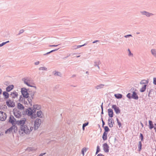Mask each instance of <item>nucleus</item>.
<instances>
[{
    "mask_svg": "<svg viewBox=\"0 0 156 156\" xmlns=\"http://www.w3.org/2000/svg\"><path fill=\"white\" fill-rule=\"evenodd\" d=\"M26 119L25 118H23L20 120L17 121L16 124L19 125H20V130L22 132L21 134H23V133L27 134H28L30 133V130L27 126L24 125L25 123Z\"/></svg>",
    "mask_w": 156,
    "mask_h": 156,
    "instance_id": "f257e3e1",
    "label": "nucleus"
},
{
    "mask_svg": "<svg viewBox=\"0 0 156 156\" xmlns=\"http://www.w3.org/2000/svg\"><path fill=\"white\" fill-rule=\"evenodd\" d=\"M21 91L23 97L24 98H26L27 100L28 101V102L31 106H32V100L30 97H29V94L28 92L27 89L24 88H22L21 89Z\"/></svg>",
    "mask_w": 156,
    "mask_h": 156,
    "instance_id": "f03ea898",
    "label": "nucleus"
},
{
    "mask_svg": "<svg viewBox=\"0 0 156 156\" xmlns=\"http://www.w3.org/2000/svg\"><path fill=\"white\" fill-rule=\"evenodd\" d=\"M41 120L40 119H37L34 122V129L37 130V129L41 124Z\"/></svg>",
    "mask_w": 156,
    "mask_h": 156,
    "instance_id": "7ed1b4c3",
    "label": "nucleus"
},
{
    "mask_svg": "<svg viewBox=\"0 0 156 156\" xmlns=\"http://www.w3.org/2000/svg\"><path fill=\"white\" fill-rule=\"evenodd\" d=\"M26 113L28 116H30L33 114L35 113V111L31 108H29L26 110Z\"/></svg>",
    "mask_w": 156,
    "mask_h": 156,
    "instance_id": "20e7f679",
    "label": "nucleus"
},
{
    "mask_svg": "<svg viewBox=\"0 0 156 156\" xmlns=\"http://www.w3.org/2000/svg\"><path fill=\"white\" fill-rule=\"evenodd\" d=\"M14 114L16 118H19L21 117V112L17 109H14L13 110Z\"/></svg>",
    "mask_w": 156,
    "mask_h": 156,
    "instance_id": "39448f33",
    "label": "nucleus"
},
{
    "mask_svg": "<svg viewBox=\"0 0 156 156\" xmlns=\"http://www.w3.org/2000/svg\"><path fill=\"white\" fill-rule=\"evenodd\" d=\"M140 12L142 15L145 16L147 17H149L154 15L153 14L146 11H140Z\"/></svg>",
    "mask_w": 156,
    "mask_h": 156,
    "instance_id": "423d86ee",
    "label": "nucleus"
},
{
    "mask_svg": "<svg viewBox=\"0 0 156 156\" xmlns=\"http://www.w3.org/2000/svg\"><path fill=\"white\" fill-rule=\"evenodd\" d=\"M9 122L11 123L13 126H15L17 123V121L15 118L12 115L9 117Z\"/></svg>",
    "mask_w": 156,
    "mask_h": 156,
    "instance_id": "0eeeda50",
    "label": "nucleus"
},
{
    "mask_svg": "<svg viewBox=\"0 0 156 156\" xmlns=\"http://www.w3.org/2000/svg\"><path fill=\"white\" fill-rule=\"evenodd\" d=\"M6 104L9 107H14L15 105V103L14 101H11L9 99L6 101Z\"/></svg>",
    "mask_w": 156,
    "mask_h": 156,
    "instance_id": "6e6552de",
    "label": "nucleus"
},
{
    "mask_svg": "<svg viewBox=\"0 0 156 156\" xmlns=\"http://www.w3.org/2000/svg\"><path fill=\"white\" fill-rule=\"evenodd\" d=\"M6 118V114L3 112L0 111V120L3 121L5 120Z\"/></svg>",
    "mask_w": 156,
    "mask_h": 156,
    "instance_id": "1a4fd4ad",
    "label": "nucleus"
},
{
    "mask_svg": "<svg viewBox=\"0 0 156 156\" xmlns=\"http://www.w3.org/2000/svg\"><path fill=\"white\" fill-rule=\"evenodd\" d=\"M112 108L114 110L117 114H118L121 112V110L119 108L116 106V105H112Z\"/></svg>",
    "mask_w": 156,
    "mask_h": 156,
    "instance_id": "9d476101",
    "label": "nucleus"
},
{
    "mask_svg": "<svg viewBox=\"0 0 156 156\" xmlns=\"http://www.w3.org/2000/svg\"><path fill=\"white\" fill-rule=\"evenodd\" d=\"M103 147L105 152L108 153L109 152V147L107 143H104L103 145Z\"/></svg>",
    "mask_w": 156,
    "mask_h": 156,
    "instance_id": "9b49d317",
    "label": "nucleus"
},
{
    "mask_svg": "<svg viewBox=\"0 0 156 156\" xmlns=\"http://www.w3.org/2000/svg\"><path fill=\"white\" fill-rule=\"evenodd\" d=\"M114 123L113 119L112 118H109L108 120V124L110 127L113 126V124Z\"/></svg>",
    "mask_w": 156,
    "mask_h": 156,
    "instance_id": "f8f14e48",
    "label": "nucleus"
},
{
    "mask_svg": "<svg viewBox=\"0 0 156 156\" xmlns=\"http://www.w3.org/2000/svg\"><path fill=\"white\" fill-rule=\"evenodd\" d=\"M132 98L135 100H137L139 98V97L135 91L133 92V94H132Z\"/></svg>",
    "mask_w": 156,
    "mask_h": 156,
    "instance_id": "ddd939ff",
    "label": "nucleus"
},
{
    "mask_svg": "<svg viewBox=\"0 0 156 156\" xmlns=\"http://www.w3.org/2000/svg\"><path fill=\"white\" fill-rule=\"evenodd\" d=\"M15 126H13L10 127L9 129H7L5 131V133L7 134L8 133H10L12 132V131L13 130V129H15Z\"/></svg>",
    "mask_w": 156,
    "mask_h": 156,
    "instance_id": "4468645a",
    "label": "nucleus"
},
{
    "mask_svg": "<svg viewBox=\"0 0 156 156\" xmlns=\"http://www.w3.org/2000/svg\"><path fill=\"white\" fill-rule=\"evenodd\" d=\"M108 115L110 118H112L113 116V110L111 108H109L108 109Z\"/></svg>",
    "mask_w": 156,
    "mask_h": 156,
    "instance_id": "2eb2a0df",
    "label": "nucleus"
},
{
    "mask_svg": "<svg viewBox=\"0 0 156 156\" xmlns=\"http://www.w3.org/2000/svg\"><path fill=\"white\" fill-rule=\"evenodd\" d=\"M10 95L12 97V98H15L16 97H17L18 95V93L16 91L12 92Z\"/></svg>",
    "mask_w": 156,
    "mask_h": 156,
    "instance_id": "dca6fc26",
    "label": "nucleus"
},
{
    "mask_svg": "<svg viewBox=\"0 0 156 156\" xmlns=\"http://www.w3.org/2000/svg\"><path fill=\"white\" fill-rule=\"evenodd\" d=\"M94 66L95 67H97L98 69H99L100 67L99 65L101 64L100 61V60H98V61H95L94 62Z\"/></svg>",
    "mask_w": 156,
    "mask_h": 156,
    "instance_id": "f3484780",
    "label": "nucleus"
},
{
    "mask_svg": "<svg viewBox=\"0 0 156 156\" xmlns=\"http://www.w3.org/2000/svg\"><path fill=\"white\" fill-rule=\"evenodd\" d=\"M33 109L35 110V112H36V110H39L41 108V106L40 105H34L33 106Z\"/></svg>",
    "mask_w": 156,
    "mask_h": 156,
    "instance_id": "a211bd4d",
    "label": "nucleus"
},
{
    "mask_svg": "<svg viewBox=\"0 0 156 156\" xmlns=\"http://www.w3.org/2000/svg\"><path fill=\"white\" fill-rule=\"evenodd\" d=\"M36 150V149L33 147H29L26 149V151L29 152L35 151Z\"/></svg>",
    "mask_w": 156,
    "mask_h": 156,
    "instance_id": "6ab92c4d",
    "label": "nucleus"
},
{
    "mask_svg": "<svg viewBox=\"0 0 156 156\" xmlns=\"http://www.w3.org/2000/svg\"><path fill=\"white\" fill-rule=\"evenodd\" d=\"M151 51L152 55L156 58V49H152Z\"/></svg>",
    "mask_w": 156,
    "mask_h": 156,
    "instance_id": "aec40b11",
    "label": "nucleus"
},
{
    "mask_svg": "<svg viewBox=\"0 0 156 156\" xmlns=\"http://www.w3.org/2000/svg\"><path fill=\"white\" fill-rule=\"evenodd\" d=\"M14 88V86L12 85L8 86L6 88V90L7 92H9L12 90Z\"/></svg>",
    "mask_w": 156,
    "mask_h": 156,
    "instance_id": "412c9836",
    "label": "nucleus"
},
{
    "mask_svg": "<svg viewBox=\"0 0 156 156\" xmlns=\"http://www.w3.org/2000/svg\"><path fill=\"white\" fill-rule=\"evenodd\" d=\"M147 84H144L140 89V91L141 92H143L145 91L146 90Z\"/></svg>",
    "mask_w": 156,
    "mask_h": 156,
    "instance_id": "4be33fe9",
    "label": "nucleus"
},
{
    "mask_svg": "<svg viewBox=\"0 0 156 156\" xmlns=\"http://www.w3.org/2000/svg\"><path fill=\"white\" fill-rule=\"evenodd\" d=\"M149 127L150 129H151L154 128V125L152 121L149 120Z\"/></svg>",
    "mask_w": 156,
    "mask_h": 156,
    "instance_id": "5701e85b",
    "label": "nucleus"
},
{
    "mask_svg": "<svg viewBox=\"0 0 156 156\" xmlns=\"http://www.w3.org/2000/svg\"><path fill=\"white\" fill-rule=\"evenodd\" d=\"M3 95L5 97V99H7L9 97V94L7 91H4L3 93Z\"/></svg>",
    "mask_w": 156,
    "mask_h": 156,
    "instance_id": "b1692460",
    "label": "nucleus"
},
{
    "mask_svg": "<svg viewBox=\"0 0 156 156\" xmlns=\"http://www.w3.org/2000/svg\"><path fill=\"white\" fill-rule=\"evenodd\" d=\"M17 108L21 110H23L24 108V107L20 103H18V104Z\"/></svg>",
    "mask_w": 156,
    "mask_h": 156,
    "instance_id": "393cba45",
    "label": "nucleus"
},
{
    "mask_svg": "<svg viewBox=\"0 0 156 156\" xmlns=\"http://www.w3.org/2000/svg\"><path fill=\"white\" fill-rule=\"evenodd\" d=\"M105 85L104 84H100L96 86L95 87V88L97 90L101 89L104 87L105 86Z\"/></svg>",
    "mask_w": 156,
    "mask_h": 156,
    "instance_id": "a878e982",
    "label": "nucleus"
},
{
    "mask_svg": "<svg viewBox=\"0 0 156 156\" xmlns=\"http://www.w3.org/2000/svg\"><path fill=\"white\" fill-rule=\"evenodd\" d=\"M149 81L148 80H142L140 82V84H147L148 83Z\"/></svg>",
    "mask_w": 156,
    "mask_h": 156,
    "instance_id": "bb28decb",
    "label": "nucleus"
},
{
    "mask_svg": "<svg viewBox=\"0 0 156 156\" xmlns=\"http://www.w3.org/2000/svg\"><path fill=\"white\" fill-rule=\"evenodd\" d=\"M107 133L104 132L102 136V138L104 140H107Z\"/></svg>",
    "mask_w": 156,
    "mask_h": 156,
    "instance_id": "cd10ccee",
    "label": "nucleus"
},
{
    "mask_svg": "<svg viewBox=\"0 0 156 156\" xmlns=\"http://www.w3.org/2000/svg\"><path fill=\"white\" fill-rule=\"evenodd\" d=\"M122 95L120 94H115V97L117 99H120L122 98Z\"/></svg>",
    "mask_w": 156,
    "mask_h": 156,
    "instance_id": "c85d7f7f",
    "label": "nucleus"
},
{
    "mask_svg": "<svg viewBox=\"0 0 156 156\" xmlns=\"http://www.w3.org/2000/svg\"><path fill=\"white\" fill-rule=\"evenodd\" d=\"M53 73H54V75H56L58 76H62L61 73L58 71H55L53 72Z\"/></svg>",
    "mask_w": 156,
    "mask_h": 156,
    "instance_id": "c756f323",
    "label": "nucleus"
},
{
    "mask_svg": "<svg viewBox=\"0 0 156 156\" xmlns=\"http://www.w3.org/2000/svg\"><path fill=\"white\" fill-rule=\"evenodd\" d=\"M42 114V112L41 110H39L37 112V115L38 117L42 118L41 115Z\"/></svg>",
    "mask_w": 156,
    "mask_h": 156,
    "instance_id": "7c9ffc66",
    "label": "nucleus"
},
{
    "mask_svg": "<svg viewBox=\"0 0 156 156\" xmlns=\"http://www.w3.org/2000/svg\"><path fill=\"white\" fill-rule=\"evenodd\" d=\"M142 144L141 143V141H140L139 142V144H138V148L139 149V151H140L141 149H142Z\"/></svg>",
    "mask_w": 156,
    "mask_h": 156,
    "instance_id": "2f4dec72",
    "label": "nucleus"
},
{
    "mask_svg": "<svg viewBox=\"0 0 156 156\" xmlns=\"http://www.w3.org/2000/svg\"><path fill=\"white\" fill-rule=\"evenodd\" d=\"M104 129L105 132H104L108 133L110 131V129L108 126H105L103 127Z\"/></svg>",
    "mask_w": 156,
    "mask_h": 156,
    "instance_id": "473e14b6",
    "label": "nucleus"
},
{
    "mask_svg": "<svg viewBox=\"0 0 156 156\" xmlns=\"http://www.w3.org/2000/svg\"><path fill=\"white\" fill-rule=\"evenodd\" d=\"M88 148H86L85 147L83 148L81 151V152L82 154H83V155H84V152H86L88 150Z\"/></svg>",
    "mask_w": 156,
    "mask_h": 156,
    "instance_id": "72a5a7b5",
    "label": "nucleus"
},
{
    "mask_svg": "<svg viewBox=\"0 0 156 156\" xmlns=\"http://www.w3.org/2000/svg\"><path fill=\"white\" fill-rule=\"evenodd\" d=\"M36 93V91H33V92H32L31 93L30 95V96L31 98V99L32 100V99H34V95Z\"/></svg>",
    "mask_w": 156,
    "mask_h": 156,
    "instance_id": "f704fd0d",
    "label": "nucleus"
},
{
    "mask_svg": "<svg viewBox=\"0 0 156 156\" xmlns=\"http://www.w3.org/2000/svg\"><path fill=\"white\" fill-rule=\"evenodd\" d=\"M31 118L32 119H34L36 118H37V114H35V113L33 114L31 116Z\"/></svg>",
    "mask_w": 156,
    "mask_h": 156,
    "instance_id": "c9c22d12",
    "label": "nucleus"
},
{
    "mask_svg": "<svg viewBox=\"0 0 156 156\" xmlns=\"http://www.w3.org/2000/svg\"><path fill=\"white\" fill-rule=\"evenodd\" d=\"M39 70H41L47 71V68L45 67H41L39 68Z\"/></svg>",
    "mask_w": 156,
    "mask_h": 156,
    "instance_id": "e433bc0d",
    "label": "nucleus"
},
{
    "mask_svg": "<svg viewBox=\"0 0 156 156\" xmlns=\"http://www.w3.org/2000/svg\"><path fill=\"white\" fill-rule=\"evenodd\" d=\"M23 103L24 104H25V105H28V103H29L28 102V101L27 100V98H24L23 101Z\"/></svg>",
    "mask_w": 156,
    "mask_h": 156,
    "instance_id": "4c0bfd02",
    "label": "nucleus"
},
{
    "mask_svg": "<svg viewBox=\"0 0 156 156\" xmlns=\"http://www.w3.org/2000/svg\"><path fill=\"white\" fill-rule=\"evenodd\" d=\"M100 149L99 146L98 145L97 147V150L96 152V154H98L100 151Z\"/></svg>",
    "mask_w": 156,
    "mask_h": 156,
    "instance_id": "58836bf2",
    "label": "nucleus"
},
{
    "mask_svg": "<svg viewBox=\"0 0 156 156\" xmlns=\"http://www.w3.org/2000/svg\"><path fill=\"white\" fill-rule=\"evenodd\" d=\"M24 98L22 97V95L20 96L19 99V101L20 102L23 103V101Z\"/></svg>",
    "mask_w": 156,
    "mask_h": 156,
    "instance_id": "ea45409f",
    "label": "nucleus"
},
{
    "mask_svg": "<svg viewBox=\"0 0 156 156\" xmlns=\"http://www.w3.org/2000/svg\"><path fill=\"white\" fill-rule=\"evenodd\" d=\"M126 97L129 99L132 98V94L130 93H128L126 95Z\"/></svg>",
    "mask_w": 156,
    "mask_h": 156,
    "instance_id": "a19ab883",
    "label": "nucleus"
},
{
    "mask_svg": "<svg viewBox=\"0 0 156 156\" xmlns=\"http://www.w3.org/2000/svg\"><path fill=\"white\" fill-rule=\"evenodd\" d=\"M116 120L117 121V122L118 123V125L119 126V127H120L121 126V123L119 121V119L118 118H116Z\"/></svg>",
    "mask_w": 156,
    "mask_h": 156,
    "instance_id": "79ce46f5",
    "label": "nucleus"
},
{
    "mask_svg": "<svg viewBox=\"0 0 156 156\" xmlns=\"http://www.w3.org/2000/svg\"><path fill=\"white\" fill-rule=\"evenodd\" d=\"M28 80L26 79H25L24 80V83L28 86L29 85V83L28 82Z\"/></svg>",
    "mask_w": 156,
    "mask_h": 156,
    "instance_id": "37998d69",
    "label": "nucleus"
},
{
    "mask_svg": "<svg viewBox=\"0 0 156 156\" xmlns=\"http://www.w3.org/2000/svg\"><path fill=\"white\" fill-rule=\"evenodd\" d=\"M103 103H102L101 104V117H102V115H101L102 114H104V113H103Z\"/></svg>",
    "mask_w": 156,
    "mask_h": 156,
    "instance_id": "c03bdc74",
    "label": "nucleus"
},
{
    "mask_svg": "<svg viewBox=\"0 0 156 156\" xmlns=\"http://www.w3.org/2000/svg\"><path fill=\"white\" fill-rule=\"evenodd\" d=\"M140 139L141 141H143L144 136L143 134L142 133H140Z\"/></svg>",
    "mask_w": 156,
    "mask_h": 156,
    "instance_id": "a18cd8bd",
    "label": "nucleus"
},
{
    "mask_svg": "<svg viewBox=\"0 0 156 156\" xmlns=\"http://www.w3.org/2000/svg\"><path fill=\"white\" fill-rule=\"evenodd\" d=\"M128 51L129 52L128 55L129 56H133V54L131 53V51L129 49H128Z\"/></svg>",
    "mask_w": 156,
    "mask_h": 156,
    "instance_id": "49530a36",
    "label": "nucleus"
},
{
    "mask_svg": "<svg viewBox=\"0 0 156 156\" xmlns=\"http://www.w3.org/2000/svg\"><path fill=\"white\" fill-rule=\"evenodd\" d=\"M87 42H86V43H85L84 44H83V45H78L77 46V48H80L82 46H85L86 45H87Z\"/></svg>",
    "mask_w": 156,
    "mask_h": 156,
    "instance_id": "de8ad7c7",
    "label": "nucleus"
},
{
    "mask_svg": "<svg viewBox=\"0 0 156 156\" xmlns=\"http://www.w3.org/2000/svg\"><path fill=\"white\" fill-rule=\"evenodd\" d=\"M24 31V30L23 29H21L20 30L19 33L18 34V35H20L21 34L23 33Z\"/></svg>",
    "mask_w": 156,
    "mask_h": 156,
    "instance_id": "09e8293b",
    "label": "nucleus"
},
{
    "mask_svg": "<svg viewBox=\"0 0 156 156\" xmlns=\"http://www.w3.org/2000/svg\"><path fill=\"white\" fill-rule=\"evenodd\" d=\"M153 83L154 85H156V77L153 78Z\"/></svg>",
    "mask_w": 156,
    "mask_h": 156,
    "instance_id": "8fccbe9b",
    "label": "nucleus"
},
{
    "mask_svg": "<svg viewBox=\"0 0 156 156\" xmlns=\"http://www.w3.org/2000/svg\"><path fill=\"white\" fill-rule=\"evenodd\" d=\"M132 35H131V34H128V35H125L124 37L127 38L129 37H132Z\"/></svg>",
    "mask_w": 156,
    "mask_h": 156,
    "instance_id": "3c124183",
    "label": "nucleus"
},
{
    "mask_svg": "<svg viewBox=\"0 0 156 156\" xmlns=\"http://www.w3.org/2000/svg\"><path fill=\"white\" fill-rule=\"evenodd\" d=\"M89 123L88 122H87L86 123H84L83 126H84L85 127L87 126L88 125Z\"/></svg>",
    "mask_w": 156,
    "mask_h": 156,
    "instance_id": "603ef678",
    "label": "nucleus"
},
{
    "mask_svg": "<svg viewBox=\"0 0 156 156\" xmlns=\"http://www.w3.org/2000/svg\"><path fill=\"white\" fill-rule=\"evenodd\" d=\"M5 44V43H4V42H2V43L0 44V47H2Z\"/></svg>",
    "mask_w": 156,
    "mask_h": 156,
    "instance_id": "864d4df0",
    "label": "nucleus"
},
{
    "mask_svg": "<svg viewBox=\"0 0 156 156\" xmlns=\"http://www.w3.org/2000/svg\"><path fill=\"white\" fill-rule=\"evenodd\" d=\"M102 127H104V126L105 124V122H104V121L103 120H102Z\"/></svg>",
    "mask_w": 156,
    "mask_h": 156,
    "instance_id": "5fc2aeb1",
    "label": "nucleus"
},
{
    "mask_svg": "<svg viewBox=\"0 0 156 156\" xmlns=\"http://www.w3.org/2000/svg\"><path fill=\"white\" fill-rule=\"evenodd\" d=\"M39 63H40V62L39 61H37V62H35L34 64L35 65H38L39 64Z\"/></svg>",
    "mask_w": 156,
    "mask_h": 156,
    "instance_id": "6e6d98bb",
    "label": "nucleus"
},
{
    "mask_svg": "<svg viewBox=\"0 0 156 156\" xmlns=\"http://www.w3.org/2000/svg\"><path fill=\"white\" fill-rule=\"evenodd\" d=\"M28 86L31 87H34L35 89H36L37 88V87L36 86H33L32 85H30V84H29V85Z\"/></svg>",
    "mask_w": 156,
    "mask_h": 156,
    "instance_id": "4d7b16f0",
    "label": "nucleus"
},
{
    "mask_svg": "<svg viewBox=\"0 0 156 156\" xmlns=\"http://www.w3.org/2000/svg\"><path fill=\"white\" fill-rule=\"evenodd\" d=\"M97 156H104V155L102 154H98Z\"/></svg>",
    "mask_w": 156,
    "mask_h": 156,
    "instance_id": "13d9d810",
    "label": "nucleus"
},
{
    "mask_svg": "<svg viewBox=\"0 0 156 156\" xmlns=\"http://www.w3.org/2000/svg\"><path fill=\"white\" fill-rule=\"evenodd\" d=\"M46 154V153H41L40 154L41 156H43V155H45Z\"/></svg>",
    "mask_w": 156,
    "mask_h": 156,
    "instance_id": "bf43d9fd",
    "label": "nucleus"
},
{
    "mask_svg": "<svg viewBox=\"0 0 156 156\" xmlns=\"http://www.w3.org/2000/svg\"><path fill=\"white\" fill-rule=\"evenodd\" d=\"M58 49H59V48L56 49H54V50H52V52H54L55 51H57Z\"/></svg>",
    "mask_w": 156,
    "mask_h": 156,
    "instance_id": "052dcab7",
    "label": "nucleus"
},
{
    "mask_svg": "<svg viewBox=\"0 0 156 156\" xmlns=\"http://www.w3.org/2000/svg\"><path fill=\"white\" fill-rule=\"evenodd\" d=\"M50 54V52H48L44 54V55H48V54Z\"/></svg>",
    "mask_w": 156,
    "mask_h": 156,
    "instance_id": "680f3d73",
    "label": "nucleus"
},
{
    "mask_svg": "<svg viewBox=\"0 0 156 156\" xmlns=\"http://www.w3.org/2000/svg\"><path fill=\"white\" fill-rule=\"evenodd\" d=\"M151 91H152V90H151L149 91V93H148V96H149V97H150V94H151Z\"/></svg>",
    "mask_w": 156,
    "mask_h": 156,
    "instance_id": "e2e57ef3",
    "label": "nucleus"
},
{
    "mask_svg": "<svg viewBox=\"0 0 156 156\" xmlns=\"http://www.w3.org/2000/svg\"><path fill=\"white\" fill-rule=\"evenodd\" d=\"M154 125L155 126V127H154L153 128H154V129H155V132H156V124L155 123Z\"/></svg>",
    "mask_w": 156,
    "mask_h": 156,
    "instance_id": "0e129e2a",
    "label": "nucleus"
},
{
    "mask_svg": "<svg viewBox=\"0 0 156 156\" xmlns=\"http://www.w3.org/2000/svg\"><path fill=\"white\" fill-rule=\"evenodd\" d=\"M99 41L98 40H96L93 42V43H96L98 42H99Z\"/></svg>",
    "mask_w": 156,
    "mask_h": 156,
    "instance_id": "69168bd1",
    "label": "nucleus"
},
{
    "mask_svg": "<svg viewBox=\"0 0 156 156\" xmlns=\"http://www.w3.org/2000/svg\"><path fill=\"white\" fill-rule=\"evenodd\" d=\"M13 129L16 130V131H17V127L15 126V129Z\"/></svg>",
    "mask_w": 156,
    "mask_h": 156,
    "instance_id": "338daca9",
    "label": "nucleus"
},
{
    "mask_svg": "<svg viewBox=\"0 0 156 156\" xmlns=\"http://www.w3.org/2000/svg\"><path fill=\"white\" fill-rule=\"evenodd\" d=\"M82 129H83V130H84V129H85V127L84 126H82Z\"/></svg>",
    "mask_w": 156,
    "mask_h": 156,
    "instance_id": "774afa93",
    "label": "nucleus"
}]
</instances>
